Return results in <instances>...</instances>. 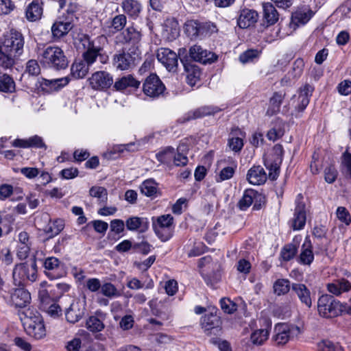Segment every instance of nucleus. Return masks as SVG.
I'll use <instances>...</instances> for the list:
<instances>
[{
	"label": "nucleus",
	"instance_id": "f704fd0d",
	"mask_svg": "<svg viewBox=\"0 0 351 351\" xmlns=\"http://www.w3.org/2000/svg\"><path fill=\"white\" fill-rule=\"evenodd\" d=\"M43 6L38 1H33L26 8V18L29 21L39 20L43 15Z\"/></svg>",
	"mask_w": 351,
	"mask_h": 351
},
{
	"label": "nucleus",
	"instance_id": "f257e3e1",
	"mask_svg": "<svg viewBox=\"0 0 351 351\" xmlns=\"http://www.w3.org/2000/svg\"><path fill=\"white\" fill-rule=\"evenodd\" d=\"M75 43L78 49L82 50L83 60L75 61L71 67V75L75 79L84 78L88 73L89 68L97 59L101 64H106L108 60L104 52V46L107 38L104 35L91 39L87 34H79Z\"/></svg>",
	"mask_w": 351,
	"mask_h": 351
},
{
	"label": "nucleus",
	"instance_id": "c756f323",
	"mask_svg": "<svg viewBox=\"0 0 351 351\" xmlns=\"http://www.w3.org/2000/svg\"><path fill=\"white\" fill-rule=\"evenodd\" d=\"M69 83L67 77H62L54 80H47L43 78L40 81L41 88L45 92H52L58 90L62 87L66 86Z\"/></svg>",
	"mask_w": 351,
	"mask_h": 351
},
{
	"label": "nucleus",
	"instance_id": "680f3d73",
	"mask_svg": "<svg viewBox=\"0 0 351 351\" xmlns=\"http://www.w3.org/2000/svg\"><path fill=\"white\" fill-rule=\"evenodd\" d=\"M26 72L32 75H38L40 73V67L36 60H29L26 64Z\"/></svg>",
	"mask_w": 351,
	"mask_h": 351
},
{
	"label": "nucleus",
	"instance_id": "052dcab7",
	"mask_svg": "<svg viewBox=\"0 0 351 351\" xmlns=\"http://www.w3.org/2000/svg\"><path fill=\"white\" fill-rule=\"evenodd\" d=\"M220 305L221 309L226 313L232 314L237 310V305L227 298H222L220 300Z\"/></svg>",
	"mask_w": 351,
	"mask_h": 351
},
{
	"label": "nucleus",
	"instance_id": "ddd939ff",
	"mask_svg": "<svg viewBox=\"0 0 351 351\" xmlns=\"http://www.w3.org/2000/svg\"><path fill=\"white\" fill-rule=\"evenodd\" d=\"M143 88L147 96L157 97L164 92L165 87L156 75L152 74L146 78Z\"/></svg>",
	"mask_w": 351,
	"mask_h": 351
},
{
	"label": "nucleus",
	"instance_id": "338daca9",
	"mask_svg": "<svg viewBox=\"0 0 351 351\" xmlns=\"http://www.w3.org/2000/svg\"><path fill=\"white\" fill-rule=\"evenodd\" d=\"M284 135V130L281 127L273 128L267 134L269 140L275 141Z\"/></svg>",
	"mask_w": 351,
	"mask_h": 351
},
{
	"label": "nucleus",
	"instance_id": "de8ad7c7",
	"mask_svg": "<svg viewBox=\"0 0 351 351\" xmlns=\"http://www.w3.org/2000/svg\"><path fill=\"white\" fill-rule=\"evenodd\" d=\"M86 328L92 332L101 331L105 326L103 322L95 316H90L86 322Z\"/></svg>",
	"mask_w": 351,
	"mask_h": 351
},
{
	"label": "nucleus",
	"instance_id": "2eb2a0df",
	"mask_svg": "<svg viewBox=\"0 0 351 351\" xmlns=\"http://www.w3.org/2000/svg\"><path fill=\"white\" fill-rule=\"evenodd\" d=\"M190 58L195 62L202 64H210L215 62L217 56L214 53L204 49L199 45H194L189 48Z\"/></svg>",
	"mask_w": 351,
	"mask_h": 351
},
{
	"label": "nucleus",
	"instance_id": "f03ea898",
	"mask_svg": "<svg viewBox=\"0 0 351 351\" xmlns=\"http://www.w3.org/2000/svg\"><path fill=\"white\" fill-rule=\"evenodd\" d=\"M24 37L16 29H11L4 36L3 41L0 44V65L5 68H11L15 64V60L23 53Z\"/></svg>",
	"mask_w": 351,
	"mask_h": 351
},
{
	"label": "nucleus",
	"instance_id": "864d4df0",
	"mask_svg": "<svg viewBox=\"0 0 351 351\" xmlns=\"http://www.w3.org/2000/svg\"><path fill=\"white\" fill-rule=\"evenodd\" d=\"M235 172V167H223L216 176V181L221 182L232 178Z\"/></svg>",
	"mask_w": 351,
	"mask_h": 351
},
{
	"label": "nucleus",
	"instance_id": "7ed1b4c3",
	"mask_svg": "<svg viewBox=\"0 0 351 351\" xmlns=\"http://www.w3.org/2000/svg\"><path fill=\"white\" fill-rule=\"evenodd\" d=\"M19 316L26 333L35 339L46 336V329L40 314L35 308L29 307L19 311Z\"/></svg>",
	"mask_w": 351,
	"mask_h": 351
},
{
	"label": "nucleus",
	"instance_id": "412c9836",
	"mask_svg": "<svg viewBox=\"0 0 351 351\" xmlns=\"http://www.w3.org/2000/svg\"><path fill=\"white\" fill-rule=\"evenodd\" d=\"M326 289L331 294L339 296L351 291V282L344 278H339L327 284Z\"/></svg>",
	"mask_w": 351,
	"mask_h": 351
},
{
	"label": "nucleus",
	"instance_id": "c85d7f7f",
	"mask_svg": "<svg viewBox=\"0 0 351 351\" xmlns=\"http://www.w3.org/2000/svg\"><path fill=\"white\" fill-rule=\"evenodd\" d=\"M127 228L130 231L145 232L149 228V221L147 218L131 217L125 221Z\"/></svg>",
	"mask_w": 351,
	"mask_h": 351
},
{
	"label": "nucleus",
	"instance_id": "79ce46f5",
	"mask_svg": "<svg viewBox=\"0 0 351 351\" xmlns=\"http://www.w3.org/2000/svg\"><path fill=\"white\" fill-rule=\"evenodd\" d=\"M64 228V220L57 219L54 221H50L45 229V232L49 234L50 237L58 235Z\"/></svg>",
	"mask_w": 351,
	"mask_h": 351
},
{
	"label": "nucleus",
	"instance_id": "c9c22d12",
	"mask_svg": "<svg viewBox=\"0 0 351 351\" xmlns=\"http://www.w3.org/2000/svg\"><path fill=\"white\" fill-rule=\"evenodd\" d=\"M140 85V82L134 78L131 75L123 76L118 79L114 84V88L117 90L122 91L128 87L138 88Z\"/></svg>",
	"mask_w": 351,
	"mask_h": 351
},
{
	"label": "nucleus",
	"instance_id": "7c9ffc66",
	"mask_svg": "<svg viewBox=\"0 0 351 351\" xmlns=\"http://www.w3.org/2000/svg\"><path fill=\"white\" fill-rule=\"evenodd\" d=\"M313 90L314 88L308 84H304L300 88L298 104L296 106L298 111L302 112L306 108L309 104L310 97L311 96Z\"/></svg>",
	"mask_w": 351,
	"mask_h": 351
},
{
	"label": "nucleus",
	"instance_id": "a19ab883",
	"mask_svg": "<svg viewBox=\"0 0 351 351\" xmlns=\"http://www.w3.org/2000/svg\"><path fill=\"white\" fill-rule=\"evenodd\" d=\"M313 259L314 255L311 250V243L310 241L305 242L302 246L299 262L301 264L309 265L313 261Z\"/></svg>",
	"mask_w": 351,
	"mask_h": 351
},
{
	"label": "nucleus",
	"instance_id": "37998d69",
	"mask_svg": "<svg viewBox=\"0 0 351 351\" xmlns=\"http://www.w3.org/2000/svg\"><path fill=\"white\" fill-rule=\"evenodd\" d=\"M174 153V148L172 147H167L156 154V156L160 162L165 164L168 166H171Z\"/></svg>",
	"mask_w": 351,
	"mask_h": 351
},
{
	"label": "nucleus",
	"instance_id": "c03bdc74",
	"mask_svg": "<svg viewBox=\"0 0 351 351\" xmlns=\"http://www.w3.org/2000/svg\"><path fill=\"white\" fill-rule=\"evenodd\" d=\"M141 192L147 197H152L158 191V184L153 179H147L140 185Z\"/></svg>",
	"mask_w": 351,
	"mask_h": 351
},
{
	"label": "nucleus",
	"instance_id": "473e14b6",
	"mask_svg": "<svg viewBox=\"0 0 351 351\" xmlns=\"http://www.w3.org/2000/svg\"><path fill=\"white\" fill-rule=\"evenodd\" d=\"M285 97L282 92H276L269 99V106L266 112L267 116H273L279 112L281 104Z\"/></svg>",
	"mask_w": 351,
	"mask_h": 351
},
{
	"label": "nucleus",
	"instance_id": "9d476101",
	"mask_svg": "<svg viewBox=\"0 0 351 351\" xmlns=\"http://www.w3.org/2000/svg\"><path fill=\"white\" fill-rule=\"evenodd\" d=\"M138 49L136 47L131 53L123 52L117 54L114 57V66L121 71L128 70L136 64L138 59Z\"/></svg>",
	"mask_w": 351,
	"mask_h": 351
},
{
	"label": "nucleus",
	"instance_id": "cd10ccee",
	"mask_svg": "<svg viewBox=\"0 0 351 351\" xmlns=\"http://www.w3.org/2000/svg\"><path fill=\"white\" fill-rule=\"evenodd\" d=\"M184 67L188 84L191 86L197 85L202 75V71L199 67L191 63L184 64Z\"/></svg>",
	"mask_w": 351,
	"mask_h": 351
},
{
	"label": "nucleus",
	"instance_id": "8fccbe9b",
	"mask_svg": "<svg viewBox=\"0 0 351 351\" xmlns=\"http://www.w3.org/2000/svg\"><path fill=\"white\" fill-rule=\"evenodd\" d=\"M101 291L104 296L109 298L121 296V293L119 291L111 282H105L101 285Z\"/></svg>",
	"mask_w": 351,
	"mask_h": 351
},
{
	"label": "nucleus",
	"instance_id": "39448f33",
	"mask_svg": "<svg viewBox=\"0 0 351 351\" xmlns=\"http://www.w3.org/2000/svg\"><path fill=\"white\" fill-rule=\"evenodd\" d=\"M36 278L37 265L34 258L23 263L17 264L14 267L12 278L16 286H24L28 281L34 282Z\"/></svg>",
	"mask_w": 351,
	"mask_h": 351
},
{
	"label": "nucleus",
	"instance_id": "6e6552de",
	"mask_svg": "<svg viewBox=\"0 0 351 351\" xmlns=\"http://www.w3.org/2000/svg\"><path fill=\"white\" fill-rule=\"evenodd\" d=\"M299 331V328L293 325L287 323L276 324L274 328L272 341L278 346L285 345Z\"/></svg>",
	"mask_w": 351,
	"mask_h": 351
},
{
	"label": "nucleus",
	"instance_id": "4d7b16f0",
	"mask_svg": "<svg viewBox=\"0 0 351 351\" xmlns=\"http://www.w3.org/2000/svg\"><path fill=\"white\" fill-rule=\"evenodd\" d=\"M336 215L338 219L346 226H348L350 223L351 216L348 210L345 207H338L336 211Z\"/></svg>",
	"mask_w": 351,
	"mask_h": 351
},
{
	"label": "nucleus",
	"instance_id": "aec40b11",
	"mask_svg": "<svg viewBox=\"0 0 351 351\" xmlns=\"http://www.w3.org/2000/svg\"><path fill=\"white\" fill-rule=\"evenodd\" d=\"M10 302L16 308H25L31 302L30 293L23 288L14 289L10 293Z\"/></svg>",
	"mask_w": 351,
	"mask_h": 351
},
{
	"label": "nucleus",
	"instance_id": "a18cd8bd",
	"mask_svg": "<svg viewBox=\"0 0 351 351\" xmlns=\"http://www.w3.org/2000/svg\"><path fill=\"white\" fill-rule=\"evenodd\" d=\"M15 90V83L13 79L7 74L0 73V91L12 93Z\"/></svg>",
	"mask_w": 351,
	"mask_h": 351
},
{
	"label": "nucleus",
	"instance_id": "20e7f679",
	"mask_svg": "<svg viewBox=\"0 0 351 351\" xmlns=\"http://www.w3.org/2000/svg\"><path fill=\"white\" fill-rule=\"evenodd\" d=\"M38 58L45 67L61 70L68 66V60L63 50L58 46H48L40 53Z\"/></svg>",
	"mask_w": 351,
	"mask_h": 351
},
{
	"label": "nucleus",
	"instance_id": "6e6d98bb",
	"mask_svg": "<svg viewBox=\"0 0 351 351\" xmlns=\"http://www.w3.org/2000/svg\"><path fill=\"white\" fill-rule=\"evenodd\" d=\"M218 29L215 24L211 22L201 23L200 36H210L217 32Z\"/></svg>",
	"mask_w": 351,
	"mask_h": 351
},
{
	"label": "nucleus",
	"instance_id": "09e8293b",
	"mask_svg": "<svg viewBox=\"0 0 351 351\" xmlns=\"http://www.w3.org/2000/svg\"><path fill=\"white\" fill-rule=\"evenodd\" d=\"M274 291L278 295L287 293L290 289V282L287 279H278L274 283Z\"/></svg>",
	"mask_w": 351,
	"mask_h": 351
},
{
	"label": "nucleus",
	"instance_id": "603ef678",
	"mask_svg": "<svg viewBox=\"0 0 351 351\" xmlns=\"http://www.w3.org/2000/svg\"><path fill=\"white\" fill-rule=\"evenodd\" d=\"M297 250V247L295 245L288 244L282 249L280 252L281 257L284 261H289L295 256Z\"/></svg>",
	"mask_w": 351,
	"mask_h": 351
},
{
	"label": "nucleus",
	"instance_id": "69168bd1",
	"mask_svg": "<svg viewBox=\"0 0 351 351\" xmlns=\"http://www.w3.org/2000/svg\"><path fill=\"white\" fill-rule=\"evenodd\" d=\"M86 287L91 292H97L101 288V283L97 278H88L86 281Z\"/></svg>",
	"mask_w": 351,
	"mask_h": 351
},
{
	"label": "nucleus",
	"instance_id": "bb28decb",
	"mask_svg": "<svg viewBox=\"0 0 351 351\" xmlns=\"http://www.w3.org/2000/svg\"><path fill=\"white\" fill-rule=\"evenodd\" d=\"M292 291L297 295L300 301L307 308L312 306L311 291L304 284L293 283L291 286Z\"/></svg>",
	"mask_w": 351,
	"mask_h": 351
},
{
	"label": "nucleus",
	"instance_id": "393cba45",
	"mask_svg": "<svg viewBox=\"0 0 351 351\" xmlns=\"http://www.w3.org/2000/svg\"><path fill=\"white\" fill-rule=\"evenodd\" d=\"M180 26L177 20L169 18L165 21L162 29V36L171 41L176 39L180 35Z\"/></svg>",
	"mask_w": 351,
	"mask_h": 351
},
{
	"label": "nucleus",
	"instance_id": "b1692460",
	"mask_svg": "<svg viewBox=\"0 0 351 351\" xmlns=\"http://www.w3.org/2000/svg\"><path fill=\"white\" fill-rule=\"evenodd\" d=\"M246 177L249 183L253 185L263 184L267 179L265 171L260 165L252 167L248 170Z\"/></svg>",
	"mask_w": 351,
	"mask_h": 351
},
{
	"label": "nucleus",
	"instance_id": "6ab92c4d",
	"mask_svg": "<svg viewBox=\"0 0 351 351\" xmlns=\"http://www.w3.org/2000/svg\"><path fill=\"white\" fill-rule=\"evenodd\" d=\"M220 109L215 106H202L193 110H191L186 113L182 117L179 119L181 123H185L193 119H199L206 116L215 114L219 112Z\"/></svg>",
	"mask_w": 351,
	"mask_h": 351
},
{
	"label": "nucleus",
	"instance_id": "a211bd4d",
	"mask_svg": "<svg viewBox=\"0 0 351 351\" xmlns=\"http://www.w3.org/2000/svg\"><path fill=\"white\" fill-rule=\"evenodd\" d=\"M313 15V12L308 7L299 8L292 13L290 27L295 30L299 26L305 25Z\"/></svg>",
	"mask_w": 351,
	"mask_h": 351
},
{
	"label": "nucleus",
	"instance_id": "5701e85b",
	"mask_svg": "<svg viewBox=\"0 0 351 351\" xmlns=\"http://www.w3.org/2000/svg\"><path fill=\"white\" fill-rule=\"evenodd\" d=\"M12 145L13 147L21 148H47V146L43 142V138L38 135L32 136L27 139H15L12 143Z\"/></svg>",
	"mask_w": 351,
	"mask_h": 351
},
{
	"label": "nucleus",
	"instance_id": "f8f14e48",
	"mask_svg": "<svg viewBox=\"0 0 351 351\" xmlns=\"http://www.w3.org/2000/svg\"><path fill=\"white\" fill-rule=\"evenodd\" d=\"M127 23V17L124 14H119L106 21L101 30L107 36H112L124 29Z\"/></svg>",
	"mask_w": 351,
	"mask_h": 351
},
{
	"label": "nucleus",
	"instance_id": "e2e57ef3",
	"mask_svg": "<svg viewBox=\"0 0 351 351\" xmlns=\"http://www.w3.org/2000/svg\"><path fill=\"white\" fill-rule=\"evenodd\" d=\"M337 177V171L334 166H329L324 170V178L326 182L332 183Z\"/></svg>",
	"mask_w": 351,
	"mask_h": 351
},
{
	"label": "nucleus",
	"instance_id": "72a5a7b5",
	"mask_svg": "<svg viewBox=\"0 0 351 351\" xmlns=\"http://www.w3.org/2000/svg\"><path fill=\"white\" fill-rule=\"evenodd\" d=\"M263 9V22L267 26L275 24L278 20V13L275 7L271 3H264Z\"/></svg>",
	"mask_w": 351,
	"mask_h": 351
},
{
	"label": "nucleus",
	"instance_id": "0eeeda50",
	"mask_svg": "<svg viewBox=\"0 0 351 351\" xmlns=\"http://www.w3.org/2000/svg\"><path fill=\"white\" fill-rule=\"evenodd\" d=\"M317 308L319 315L327 318L336 317L341 312L339 302L328 294H324L319 298Z\"/></svg>",
	"mask_w": 351,
	"mask_h": 351
},
{
	"label": "nucleus",
	"instance_id": "dca6fc26",
	"mask_svg": "<svg viewBox=\"0 0 351 351\" xmlns=\"http://www.w3.org/2000/svg\"><path fill=\"white\" fill-rule=\"evenodd\" d=\"M85 301L73 300L69 306L65 309L66 319L72 324L77 322L85 313Z\"/></svg>",
	"mask_w": 351,
	"mask_h": 351
},
{
	"label": "nucleus",
	"instance_id": "1a4fd4ad",
	"mask_svg": "<svg viewBox=\"0 0 351 351\" xmlns=\"http://www.w3.org/2000/svg\"><path fill=\"white\" fill-rule=\"evenodd\" d=\"M90 87L95 90H106L113 84L112 75L107 71H96L88 79Z\"/></svg>",
	"mask_w": 351,
	"mask_h": 351
},
{
	"label": "nucleus",
	"instance_id": "3c124183",
	"mask_svg": "<svg viewBox=\"0 0 351 351\" xmlns=\"http://www.w3.org/2000/svg\"><path fill=\"white\" fill-rule=\"evenodd\" d=\"M89 194L91 197L97 198L100 202L104 203L107 200L108 193L104 187L92 186L89 190Z\"/></svg>",
	"mask_w": 351,
	"mask_h": 351
},
{
	"label": "nucleus",
	"instance_id": "e433bc0d",
	"mask_svg": "<svg viewBox=\"0 0 351 351\" xmlns=\"http://www.w3.org/2000/svg\"><path fill=\"white\" fill-rule=\"evenodd\" d=\"M219 322V317L211 312L202 317L201 326L204 331L209 334L210 330L217 326Z\"/></svg>",
	"mask_w": 351,
	"mask_h": 351
},
{
	"label": "nucleus",
	"instance_id": "a878e982",
	"mask_svg": "<svg viewBox=\"0 0 351 351\" xmlns=\"http://www.w3.org/2000/svg\"><path fill=\"white\" fill-rule=\"evenodd\" d=\"M121 7L123 14L132 19H136L142 11V4L138 0H123Z\"/></svg>",
	"mask_w": 351,
	"mask_h": 351
},
{
	"label": "nucleus",
	"instance_id": "ea45409f",
	"mask_svg": "<svg viewBox=\"0 0 351 351\" xmlns=\"http://www.w3.org/2000/svg\"><path fill=\"white\" fill-rule=\"evenodd\" d=\"M260 195L254 189H247L245 191L243 195L239 202L241 210H245L251 206L254 199Z\"/></svg>",
	"mask_w": 351,
	"mask_h": 351
},
{
	"label": "nucleus",
	"instance_id": "4be33fe9",
	"mask_svg": "<svg viewBox=\"0 0 351 351\" xmlns=\"http://www.w3.org/2000/svg\"><path fill=\"white\" fill-rule=\"evenodd\" d=\"M258 19V14L256 11L247 8L240 11L237 24L239 27L245 29L253 26Z\"/></svg>",
	"mask_w": 351,
	"mask_h": 351
},
{
	"label": "nucleus",
	"instance_id": "58836bf2",
	"mask_svg": "<svg viewBox=\"0 0 351 351\" xmlns=\"http://www.w3.org/2000/svg\"><path fill=\"white\" fill-rule=\"evenodd\" d=\"M123 36L126 43L134 45H137L141 40V34L135 27L130 26L123 32Z\"/></svg>",
	"mask_w": 351,
	"mask_h": 351
},
{
	"label": "nucleus",
	"instance_id": "f3484780",
	"mask_svg": "<svg viewBox=\"0 0 351 351\" xmlns=\"http://www.w3.org/2000/svg\"><path fill=\"white\" fill-rule=\"evenodd\" d=\"M158 60L163 64L169 71H176L178 65V55L168 48H161L157 52Z\"/></svg>",
	"mask_w": 351,
	"mask_h": 351
},
{
	"label": "nucleus",
	"instance_id": "0e129e2a",
	"mask_svg": "<svg viewBox=\"0 0 351 351\" xmlns=\"http://www.w3.org/2000/svg\"><path fill=\"white\" fill-rule=\"evenodd\" d=\"M304 66V62L302 59L298 58L294 61L292 67V73L294 78H298L302 75Z\"/></svg>",
	"mask_w": 351,
	"mask_h": 351
},
{
	"label": "nucleus",
	"instance_id": "2f4dec72",
	"mask_svg": "<svg viewBox=\"0 0 351 351\" xmlns=\"http://www.w3.org/2000/svg\"><path fill=\"white\" fill-rule=\"evenodd\" d=\"M62 267L60 261L56 257L51 256L47 258L44 261V267L47 271L46 272L48 276L52 278H56L62 276L59 274V270Z\"/></svg>",
	"mask_w": 351,
	"mask_h": 351
},
{
	"label": "nucleus",
	"instance_id": "9b49d317",
	"mask_svg": "<svg viewBox=\"0 0 351 351\" xmlns=\"http://www.w3.org/2000/svg\"><path fill=\"white\" fill-rule=\"evenodd\" d=\"M295 204L293 217L290 223L293 230H300L304 228L306 220L305 204L302 202V195L299 194L297 196Z\"/></svg>",
	"mask_w": 351,
	"mask_h": 351
},
{
	"label": "nucleus",
	"instance_id": "49530a36",
	"mask_svg": "<svg viewBox=\"0 0 351 351\" xmlns=\"http://www.w3.org/2000/svg\"><path fill=\"white\" fill-rule=\"evenodd\" d=\"M269 332L267 329H258L251 335V341L254 345L261 346L268 339Z\"/></svg>",
	"mask_w": 351,
	"mask_h": 351
},
{
	"label": "nucleus",
	"instance_id": "bf43d9fd",
	"mask_svg": "<svg viewBox=\"0 0 351 351\" xmlns=\"http://www.w3.org/2000/svg\"><path fill=\"white\" fill-rule=\"evenodd\" d=\"M228 145L231 150L234 152H239L243 147V141L241 137H230Z\"/></svg>",
	"mask_w": 351,
	"mask_h": 351
},
{
	"label": "nucleus",
	"instance_id": "423d86ee",
	"mask_svg": "<svg viewBox=\"0 0 351 351\" xmlns=\"http://www.w3.org/2000/svg\"><path fill=\"white\" fill-rule=\"evenodd\" d=\"M173 217L171 215H163L152 217V227L155 234L163 242L173 236Z\"/></svg>",
	"mask_w": 351,
	"mask_h": 351
},
{
	"label": "nucleus",
	"instance_id": "4c0bfd02",
	"mask_svg": "<svg viewBox=\"0 0 351 351\" xmlns=\"http://www.w3.org/2000/svg\"><path fill=\"white\" fill-rule=\"evenodd\" d=\"M201 23L197 21H187L184 27L185 34L191 39H195L200 36Z\"/></svg>",
	"mask_w": 351,
	"mask_h": 351
},
{
	"label": "nucleus",
	"instance_id": "4468645a",
	"mask_svg": "<svg viewBox=\"0 0 351 351\" xmlns=\"http://www.w3.org/2000/svg\"><path fill=\"white\" fill-rule=\"evenodd\" d=\"M73 27L72 20L64 15L60 16L53 23L51 30L54 39H60L66 36Z\"/></svg>",
	"mask_w": 351,
	"mask_h": 351
},
{
	"label": "nucleus",
	"instance_id": "13d9d810",
	"mask_svg": "<svg viewBox=\"0 0 351 351\" xmlns=\"http://www.w3.org/2000/svg\"><path fill=\"white\" fill-rule=\"evenodd\" d=\"M259 52L256 49H249L241 53L239 56V60L242 63H248L252 62L255 58H258Z\"/></svg>",
	"mask_w": 351,
	"mask_h": 351
},
{
	"label": "nucleus",
	"instance_id": "5fc2aeb1",
	"mask_svg": "<svg viewBox=\"0 0 351 351\" xmlns=\"http://www.w3.org/2000/svg\"><path fill=\"white\" fill-rule=\"evenodd\" d=\"M319 351H343V348L338 343L324 340L320 342L318 345Z\"/></svg>",
	"mask_w": 351,
	"mask_h": 351
},
{
	"label": "nucleus",
	"instance_id": "774afa93",
	"mask_svg": "<svg viewBox=\"0 0 351 351\" xmlns=\"http://www.w3.org/2000/svg\"><path fill=\"white\" fill-rule=\"evenodd\" d=\"M342 165L351 178V154L346 150L342 155Z\"/></svg>",
	"mask_w": 351,
	"mask_h": 351
}]
</instances>
